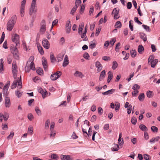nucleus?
<instances>
[{"instance_id":"58","label":"nucleus","mask_w":160,"mask_h":160,"mask_svg":"<svg viewBox=\"0 0 160 160\" xmlns=\"http://www.w3.org/2000/svg\"><path fill=\"white\" fill-rule=\"evenodd\" d=\"M135 22H137L139 25H141L142 23L138 20V18L135 17L134 18Z\"/></svg>"},{"instance_id":"56","label":"nucleus","mask_w":160,"mask_h":160,"mask_svg":"<svg viewBox=\"0 0 160 160\" xmlns=\"http://www.w3.org/2000/svg\"><path fill=\"white\" fill-rule=\"evenodd\" d=\"M85 8V5H82L81 7V8L80 11V12L81 14H82L83 13V12Z\"/></svg>"},{"instance_id":"20","label":"nucleus","mask_w":160,"mask_h":160,"mask_svg":"<svg viewBox=\"0 0 160 160\" xmlns=\"http://www.w3.org/2000/svg\"><path fill=\"white\" fill-rule=\"evenodd\" d=\"M160 139V137L159 136L153 138L150 140V142L151 143H154L155 142L158 141Z\"/></svg>"},{"instance_id":"2","label":"nucleus","mask_w":160,"mask_h":160,"mask_svg":"<svg viewBox=\"0 0 160 160\" xmlns=\"http://www.w3.org/2000/svg\"><path fill=\"white\" fill-rule=\"evenodd\" d=\"M10 48L11 52L13 54L14 58L15 59H18L19 54L16 46H14V45L12 44Z\"/></svg>"},{"instance_id":"63","label":"nucleus","mask_w":160,"mask_h":160,"mask_svg":"<svg viewBox=\"0 0 160 160\" xmlns=\"http://www.w3.org/2000/svg\"><path fill=\"white\" fill-rule=\"evenodd\" d=\"M71 137L72 139H76L78 138V136L76 135V133L74 132H73Z\"/></svg>"},{"instance_id":"43","label":"nucleus","mask_w":160,"mask_h":160,"mask_svg":"<svg viewBox=\"0 0 160 160\" xmlns=\"http://www.w3.org/2000/svg\"><path fill=\"white\" fill-rule=\"evenodd\" d=\"M10 85V82L9 81H8L7 82V83L4 86L3 89H8Z\"/></svg>"},{"instance_id":"14","label":"nucleus","mask_w":160,"mask_h":160,"mask_svg":"<svg viewBox=\"0 0 160 160\" xmlns=\"http://www.w3.org/2000/svg\"><path fill=\"white\" fill-rule=\"evenodd\" d=\"M74 75L75 77H79L81 78L84 76L82 72L78 71H76L74 74Z\"/></svg>"},{"instance_id":"42","label":"nucleus","mask_w":160,"mask_h":160,"mask_svg":"<svg viewBox=\"0 0 160 160\" xmlns=\"http://www.w3.org/2000/svg\"><path fill=\"white\" fill-rule=\"evenodd\" d=\"M142 27L147 31L148 32L151 31L149 27L144 24L142 25Z\"/></svg>"},{"instance_id":"18","label":"nucleus","mask_w":160,"mask_h":160,"mask_svg":"<svg viewBox=\"0 0 160 160\" xmlns=\"http://www.w3.org/2000/svg\"><path fill=\"white\" fill-rule=\"evenodd\" d=\"M38 92L42 94L43 98H44L46 94H47V92L46 90L44 91V90L41 88H38Z\"/></svg>"},{"instance_id":"41","label":"nucleus","mask_w":160,"mask_h":160,"mask_svg":"<svg viewBox=\"0 0 160 160\" xmlns=\"http://www.w3.org/2000/svg\"><path fill=\"white\" fill-rule=\"evenodd\" d=\"M9 114L7 112H5L4 114L3 115V118L5 121H7L9 117Z\"/></svg>"},{"instance_id":"23","label":"nucleus","mask_w":160,"mask_h":160,"mask_svg":"<svg viewBox=\"0 0 160 160\" xmlns=\"http://www.w3.org/2000/svg\"><path fill=\"white\" fill-rule=\"evenodd\" d=\"M140 36L141 38L143 40L144 42L147 41V37L146 35L143 32L140 33Z\"/></svg>"},{"instance_id":"40","label":"nucleus","mask_w":160,"mask_h":160,"mask_svg":"<svg viewBox=\"0 0 160 160\" xmlns=\"http://www.w3.org/2000/svg\"><path fill=\"white\" fill-rule=\"evenodd\" d=\"M78 8L76 6H74L70 12V14L72 15H74Z\"/></svg>"},{"instance_id":"28","label":"nucleus","mask_w":160,"mask_h":160,"mask_svg":"<svg viewBox=\"0 0 160 160\" xmlns=\"http://www.w3.org/2000/svg\"><path fill=\"white\" fill-rule=\"evenodd\" d=\"M35 111L37 114L38 116H41L42 114L41 111L39 109V108L37 107H36L35 108Z\"/></svg>"},{"instance_id":"12","label":"nucleus","mask_w":160,"mask_h":160,"mask_svg":"<svg viewBox=\"0 0 160 160\" xmlns=\"http://www.w3.org/2000/svg\"><path fill=\"white\" fill-rule=\"evenodd\" d=\"M60 158L62 160H73L72 158H71L70 156L64 155H61L60 156Z\"/></svg>"},{"instance_id":"48","label":"nucleus","mask_w":160,"mask_h":160,"mask_svg":"<svg viewBox=\"0 0 160 160\" xmlns=\"http://www.w3.org/2000/svg\"><path fill=\"white\" fill-rule=\"evenodd\" d=\"M28 132L30 134H32L33 132V129L32 127L31 126H30L28 129Z\"/></svg>"},{"instance_id":"31","label":"nucleus","mask_w":160,"mask_h":160,"mask_svg":"<svg viewBox=\"0 0 160 160\" xmlns=\"http://www.w3.org/2000/svg\"><path fill=\"white\" fill-rule=\"evenodd\" d=\"M144 50L143 46L142 45H139L138 47V51L139 53H141Z\"/></svg>"},{"instance_id":"60","label":"nucleus","mask_w":160,"mask_h":160,"mask_svg":"<svg viewBox=\"0 0 160 160\" xmlns=\"http://www.w3.org/2000/svg\"><path fill=\"white\" fill-rule=\"evenodd\" d=\"M102 59L105 61H108L110 60L111 58L109 57L103 56L102 57Z\"/></svg>"},{"instance_id":"5","label":"nucleus","mask_w":160,"mask_h":160,"mask_svg":"<svg viewBox=\"0 0 160 160\" xmlns=\"http://www.w3.org/2000/svg\"><path fill=\"white\" fill-rule=\"evenodd\" d=\"M36 5V2H34V1H32L29 11V14L30 15H31L33 13H35L37 12Z\"/></svg>"},{"instance_id":"15","label":"nucleus","mask_w":160,"mask_h":160,"mask_svg":"<svg viewBox=\"0 0 160 160\" xmlns=\"http://www.w3.org/2000/svg\"><path fill=\"white\" fill-rule=\"evenodd\" d=\"M69 62L68 56L67 55H66L65 56L64 62L62 64V66L64 67L68 65Z\"/></svg>"},{"instance_id":"49","label":"nucleus","mask_w":160,"mask_h":160,"mask_svg":"<svg viewBox=\"0 0 160 160\" xmlns=\"http://www.w3.org/2000/svg\"><path fill=\"white\" fill-rule=\"evenodd\" d=\"M108 79L111 80L112 78V73L111 71H109L108 73Z\"/></svg>"},{"instance_id":"27","label":"nucleus","mask_w":160,"mask_h":160,"mask_svg":"<svg viewBox=\"0 0 160 160\" xmlns=\"http://www.w3.org/2000/svg\"><path fill=\"white\" fill-rule=\"evenodd\" d=\"M17 84V78L15 79V80L13 81V82L12 84L11 88L12 89H13L16 88Z\"/></svg>"},{"instance_id":"36","label":"nucleus","mask_w":160,"mask_h":160,"mask_svg":"<svg viewBox=\"0 0 160 160\" xmlns=\"http://www.w3.org/2000/svg\"><path fill=\"white\" fill-rule=\"evenodd\" d=\"M115 27L117 28H120L122 27V24L119 21H118L116 22L115 24Z\"/></svg>"},{"instance_id":"13","label":"nucleus","mask_w":160,"mask_h":160,"mask_svg":"<svg viewBox=\"0 0 160 160\" xmlns=\"http://www.w3.org/2000/svg\"><path fill=\"white\" fill-rule=\"evenodd\" d=\"M95 66L97 68V71L98 72H100L102 69V65L99 61L96 62L95 63Z\"/></svg>"},{"instance_id":"34","label":"nucleus","mask_w":160,"mask_h":160,"mask_svg":"<svg viewBox=\"0 0 160 160\" xmlns=\"http://www.w3.org/2000/svg\"><path fill=\"white\" fill-rule=\"evenodd\" d=\"M118 66V64L116 61H114L112 62V68L113 70L115 69Z\"/></svg>"},{"instance_id":"17","label":"nucleus","mask_w":160,"mask_h":160,"mask_svg":"<svg viewBox=\"0 0 160 160\" xmlns=\"http://www.w3.org/2000/svg\"><path fill=\"white\" fill-rule=\"evenodd\" d=\"M106 71L105 70H103L101 73L99 78V80L100 81H102L105 78L106 75Z\"/></svg>"},{"instance_id":"53","label":"nucleus","mask_w":160,"mask_h":160,"mask_svg":"<svg viewBox=\"0 0 160 160\" xmlns=\"http://www.w3.org/2000/svg\"><path fill=\"white\" fill-rule=\"evenodd\" d=\"M14 135V132H11L10 134L7 137V138L8 139H12Z\"/></svg>"},{"instance_id":"8","label":"nucleus","mask_w":160,"mask_h":160,"mask_svg":"<svg viewBox=\"0 0 160 160\" xmlns=\"http://www.w3.org/2000/svg\"><path fill=\"white\" fill-rule=\"evenodd\" d=\"M71 24L70 21H68L65 26L66 31L67 33H69L71 30Z\"/></svg>"},{"instance_id":"39","label":"nucleus","mask_w":160,"mask_h":160,"mask_svg":"<svg viewBox=\"0 0 160 160\" xmlns=\"http://www.w3.org/2000/svg\"><path fill=\"white\" fill-rule=\"evenodd\" d=\"M152 92L150 91H148L147 92V96L148 98H151L152 97Z\"/></svg>"},{"instance_id":"11","label":"nucleus","mask_w":160,"mask_h":160,"mask_svg":"<svg viewBox=\"0 0 160 160\" xmlns=\"http://www.w3.org/2000/svg\"><path fill=\"white\" fill-rule=\"evenodd\" d=\"M42 64L45 70L47 71L48 69V66L47 65V62L46 59L45 58L43 57L42 58Z\"/></svg>"},{"instance_id":"33","label":"nucleus","mask_w":160,"mask_h":160,"mask_svg":"<svg viewBox=\"0 0 160 160\" xmlns=\"http://www.w3.org/2000/svg\"><path fill=\"white\" fill-rule=\"evenodd\" d=\"M113 151H116L119 149V146L117 144H114L113 147L112 148Z\"/></svg>"},{"instance_id":"50","label":"nucleus","mask_w":160,"mask_h":160,"mask_svg":"<svg viewBox=\"0 0 160 160\" xmlns=\"http://www.w3.org/2000/svg\"><path fill=\"white\" fill-rule=\"evenodd\" d=\"M43 70L41 68H39L37 71V73L39 75H42L43 74Z\"/></svg>"},{"instance_id":"24","label":"nucleus","mask_w":160,"mask_h":160,"mask_svg":"<svg viewBox=\"0 0 160 160\" xmlns=\"http://www.w3.org/2000/svg\"><path fill=\"white\" fill-rule=\"evenodd\" d=\"M86 33L85 32H83L81 35V38H84L83 41H87L88 40V38L86 36Z\"/></svg>"},{"instance_id":"1","label":"nucleus","mask_w":160,"mask_h":160,"mask_svg":"<svg viewBox=\"0 0 160 160\" xmlns=\"http://www.w3.org/2000/svg\"><path fill=\"white\" fill-rule=\"evenodd\" d=\"M16 16L13 15L8 22L7 25V29L8 31H11L13 29L17 20Z\"/></svg>"},{"instance_id":"19","label":"nucleus","mask_w":160,"mask_h":160,"mask_svg":"<svg viewBox=\"0 0 160 160\" xmlns=\"http://www.w3.org/2000/svg\"><path fill=\"white\" fill-rule=\"evenodd\" d=\"M158 62V59H155L154 60L151 61L149 64H150L151 67L154 68L155 67L156 64Z\"/></svg>"},{"instance_id":"4","label":"nucleus","mask_w":160,"mask_h":160,"mask_svg":"<svg viewBox=\"0 0 160 160\" xmlns=\"http://www.w3.org/2000/svg\"><path fill=\"white\" fill-rule=\"evenodd\" d=\"M26 2V0H22L21 2L20 8V13L21 17H23L24 15Z\"/></svg>"},{"instance_id":"64","label":"nucleus","mask_w":160,"mask_h":160,"mask_svg":"<svg viewBox=\"0 0 160 160\" xmlns=\"http://www.w3.org/2000/svg\"><path fill=\"white\" fill-rule=\"evenodd\" d=\"M83 57L85 59H89V54L87 52H86L84 54Z\"/></svg>"},{"instance_id":"35","label":"nucleus","mask_w":160,"mask_h":160,"mask_svg":"<svg viewBox=\"0 0 160 160\" xmlns=\"http://www.w3.org/2000/svg\"><path fill=\"white\" fill-rule=\"evenodd\" d=\"M119 9H117V8H114L112 13V14H113L114 15L116 14H118Z\"/></svg>"},{"instance_id":"10","label":"nucleus","mask_w":160,"mask_h":160,"mask_svg":"<svg viewBox=\"0 0 160 160\" xmlns=\"http://www.w3.org/2000/svg\"><path fill=\"white\" fill-rule=\"evenodd\" d=\"M4 104L6 108H9L10 107L11 103L9 97H6Z\"/></svg>"},{"instance_id":"22","label":"nucleus","mask_w":160,"mask_h":160,"mask_svg":"<svg viewBox=\"0 0 160 160\" xmlns=\"http://www.w3.org/2000/svg\"><path fill=\"white\" fill-rule=\"evenodd\" d=\"M37 47L38 48V50L40 53L41 55H43L44 54V52L43 50V49L42 47L40 45H38Z\"/></svg>"},{"instance_id":"16","label":"nucleus","mask_w":160,"mask_h":160,"mask_svg":"<svg viewBox=\"0 0 160 160\" xmlns=\"http://www.w3.org/2000/svg\"><path fill=\"white\" fill-rule=\"evenodd\" d=\"M115 91V90L113 89L109 90L107 91L103 92L102 94L104 95H109L113 93Z\"/></svg>"},{"instance_id":"55","label":"nucleus","mask_w":160,"mask_h":160,"mask_svg":"<svg viewBox=\"0 0 160 160\" xmlns=\"http://www.w3.org/2000/svg\"><path fill=\"white\" fill-rule=\"evenodd\" d=\"M34 59V57L33 56H31L29 58L28 61L27 62V64H28V63H29L30 62H33V61Z\"/></svg>"},{"instance_id":"57","label":"nucleus","mask_w":160,"mask_h":160,"mask_svg":"<svg viewBox=\"0 0 160 160\" xmlns=\"http://www.w3.org/2000/svg\"><path fill=\"white\" fill-rule=\"evenodd\" d=\"M140 88V86L137 84H134L132 89L134 90H135L136 89H139Z\"/></svg>"},{"instance_id":"45","label":"nucleus","mask_w":160,"mask_h":160,"mask_svg":"<svg viewBox=\"0 0 160 160\" xmlns=\"http://www.w3.org/2000/svg\"><path fill=\"white\" fill-rule=\"evenodd\" d=\"M13 78L15 79H16L17 77V70H12Z\"/></svg>"},{"instance_id":"52","label":"nucleus","mask_w":160,"mask_h":160,"mask_svg":"<svg viewBox=\"0 0 160 160\" xmlns=\"http://www.w3.org/2000/svg\"><path fill=\"white\" fill-rule=\"evenodd\" d=\"M151 130L152 132H157L158 131V128L157 127L153 126L151 127Z\"/></svg>"},{"instance_id":"32","label":"nucleus","mask_w":160,"mask_h":160,"mask_svg":"<svg viewBox=\"0 0 160 160\" xmlns=\"http://www.w3.org/2000/svg\"><path fill=\"white\" fill-rule=\"evenodd\" d=\"M83 27V24H81L79 25L78 29V33L79 34H80L81 32H82Z\"/></svg>"},{"instance_id":"46","label":"nucleus","mask_w":160,"mask_h":160,"mask_svg":"<svg viewBox=\"0 0 160 160\" xmlns=\"http://www.w3.org/2000/svg\"><path fill=\"white\" fill-rule=\"evenodd\" d=\"M115 103L116 106L115 110L116 111H118L120 108V104L118 102H115Z\"/></svg>"},{"instance_id":"29","label":"nucleus","mask_w":160,"mask_h":160,"mask_svg":"<svg viewBox=\"0 0 160 160\" xmlns=\"http://www.w3.org/2000/svg\"><path fill=\"white\" fill-rule=\"evenodd\" d=\"M50 58L52 62H54L56 61V59L52 53H51L50 54Z\"/></svg>"},{"instance_id":"51","label":"nucleus","mask_w":160,"mask_h":160,"mask_svg":"<svg viewBox=\"0 0 160 160\" xmlns=\"http://www.w3.org/2000/svg\"><path fill=\"white\" fill-rule=\"evenodd\" d=\"M137 122V119L135 117H133L131 119L132 123L135 125L136 124Z\"/></svg>"},{"instance_id":"47","label":"nucleus","mask_w":160,"mask_h":160,"mask_svg":"<svg viewBox=\"0 0 160 160\" xmlns=\"http://www.w3.org/2000/svg\"><path fill=\"white\" fill-rule=\"evenodd\" d=\"M154 56L153 55H150L148 58V64H149L150 62L151 61L153 60H154Z\"/></svg>"},{"instance_id":"61","label":"nucleus","mask_w":160,"mask_h":160,"mask_svg":"<svg viewBox=\"0 0 160 160\" xmlns=\"http://www.w3.org/2000/svg\"><path fill=\"white\" fill-rule=\"evenodd\" d=\"M81 3V0H76L75 2V5L76 6L77 8L78 6Z\"/></svg>"},{"instance_id":"25","label":"nucleus","mask_w":160,"mask_h":160,"mask_svg":"<svg viewBox=\"0 0 160 160\" xmlns=\"http://www.w3.org/2000/svg\"><path fill=\"white\" fill-rule=\"evenodd\" d=\"M17 83L18 84V87L19 89H21L22 88V83L21 82V77H20V79L18 80V79L17 78Z\"/></svg>"},{"instance_id":"62","label":"nucleus","mask_w":160,"mask_h":160,"mask_svg":"<svg viewBox=\"0 0 160 160\" xmlns=\"http://www.w3.org/2000/svg\"><path fill=\"white\" fill-rule=\"evenodd\" d=\"M50 130L51 131V133L50 134V137H54L56 134L55 132L54 131V130Z\"/></svg>"},{"instance_id":"7","label":"nucleus","mask_w":160,"mask_h":160,"mask_svg":"<svg viewBox=\"0 0 160 160\" xmlns=\"http://www.w3.org/2000/svg\"><path fill=\"white\" fill-rule=\"evenodd\" d=\"M61 75V73L58 71L53 74H52L51 76V79L53 81H54L59 78Z\"/></svg>"},{"instance_id":"54","label":"nucleus","mask_w":160,"mask_h":160,"mask_svg":"<svg viewBox=\"0 0 160 160\" xmlns=\"http://www.w3.org/2000/svg\"><path fill=\"white\" fill-rule=\"evenodd\" d=\"M28 118L30 121H32V119L34 117L31 113H29L28 115Z\"/></svg>"},{"instance_id":"21","label":"nucleus","mask_w":160,"mask_h":160,"mask_svg":"<svg viewBox=\"0 0 160 160\" xmlns=\"http://www.w3.org/2000/svg\"><path fill=\"white\" fill-rule=\"evenodd\" d=\"M139 128L142 131L146 132L148 130V128L144 125L141 124L139 126Z\"/></svg>"},{"instance_id":"38","label":"nucleus","mask_w":160,"mask_h":160,"mask_svg":"<svg viewBox=\"0 0 160 160\" xmlns=\"http://www.w3.org/2000/svg\"><path fill=\"white\" fill-rule=\"evenodd\" d=\"M137 52L135 50H132L130 52V53L131 56L132 58H134L137 54Z\"/></svg>"},{"instance_id":"6","label":"nucleus","mask_w":160,"mask_h":160,"mask_svg":"<svg viewBox=\"0 0 160 160\" xmlns=\"http://www.w3.org/2000/svg\"><path fill=\"white\" fill-rule=\"evenodd\" d=\"M19 36L17 34H13L12 35V40L13 42H15V46H18L19 44Z\"/></svg>"},{"instance_id":"9","label":"nucleus","mask_w":160,"mask_h":160,"mask_svg":"<svg viewBox=\"0 0 160 160\" xmlns=\"http://www.w3.org/2000/svg\"><path fill=\"white\" fill-rule=\"evenodd\" d=\"M43 47L46 49H48L50 47V44L46 38L43 39L42 41Z\"/></svg>"},{"instance_id":"59","label":"nucleus","mask_w":160,"mask_h":160,"mask_svg":"<svg viewBox=\"0 0 160 160\" xmlns=\"http://www.w3.org/2000/svg\"><path fill=\"white\" fill-rule=\"evenodd\" d=\"M15 94L18 98L20 97L22 95V93L20 92L18 90L15 91Z\"/></svg>"},{"instance_id":"30","label":"nucleus","mask_w":160,"mask_h":160,"mask_svg":"<svg viewBox=\"0 0 160 160\" xmlns=\"http://www.w3.org/2000/svg\"><path fill=\"white\" fill-rule=\"evenodd\" d=\"M145 96L144 93L140 94L138 96V99L140 101H142L144 100Z\"/></svg>"},{"instance_id":"44","label":"nucleus","mask_w":160,"mask_h":160,"mask_svg":"<svg viewBox=\"0 0 160 160\" xmlns=\"http://www.w3.org/2000/svg\"><path fill=\"white\" fill-rule=\"evenodd\" d=\"M29 67L31 70H35V68L34 62H30Z\"/></svg>"},{"instance_id":"26","label":"nucleus","mask_w":160,"mask_h":160,"mask_svg":"<svg viewBox=\"0 0 160 160\" xmlns=\"http://www.w3.org/2000/svg\"><path fill=\"white\" fill-rule=\"evenodd\" d=\"M52 159H53L55 160H58L59 158V157L58 155L56 153L52 154L51 156Z\"/></svg>"},{"instance_id":"37","label":"nucleus","mask_w":160,"mask_h":160,"mask_svg":"<svg viewBox=\"0 0 160 160\" xmlns=\"http://www.w3.org/2000/svg\"><path fill=\"white\" fill-rule=\"evenodd\" d=\"M50 125V120L48 119L45 122V128L47 129L48 128Z\"/></svg>"},{"instance_id":"3","label":"nucleus","mask_w":160,"mask_h":160,"mask_svg":"<svg viewBox=\"0 0 160 160\" xmlns=\"http://www.w3.org/2000/svg\"><path fill=\"white\" fill-rule=\"evenodd\" d=\"M46 30V24L44 20H42L40 23V33L41 34H43Z\"/></svg>"}]
</instances>
